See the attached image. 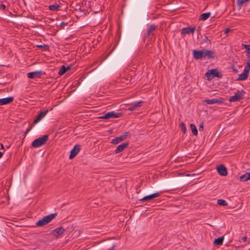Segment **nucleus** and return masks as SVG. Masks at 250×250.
I'll return each mask as SVG.
<instances>
[{"label": "nucleus", "mask_w": 250, "mask_h": 250, "mask_svg": "<svg viewBox=\"0 0 250 250\" xmlns=\"http://www.w3.org/2000/svg\"><path fill=\"white\" fill-rule=\"evenodd\" d=\"M0 146H1V148L3 149H4V146L3 144H0Z\"/></svg>", "instance_id": "37998d69"}, {"label": "nucleus", "mask_w": 250, "mask_h": 250, "mask_svg": "<svg viewBox=\"0 0 250 250\" xmlns=\"http://www.w3.org/2000/svg\"><path fill=\"white\" fill-rule=\"evenodd\" d=\"M180 125L181 130L184 133H185L187 131L185 124L183 122H182L180 124Z\"/></svg>", "instance_id": "473e14b6"}, {"label": "nucleus", "mask_w": 250, "mask_h": 250, "mask_svg": "<svg viewBox=\"0 0 250 250\" xmlns=\"http://www.w3.org/2000/svg\"><path fill=\"white\" fill-rule=\"evenodd\" d=\"M66 72L65 66L62 65L59 71L58 74L61 76L64 74Z\"/></svg>", "instance_id": "c756f323"}, {"label": "nucleus", "mask_w": 250, "mask_h": 250, "mask_svg": "<svg viewBox=\"0 0 250 250\" xmlns=\"http://www.w3.org/2000/svg\"><path fill=\"white\" fill-rule=\"evenodd\" d=\"M81 149V145H76L73 149L70 151V154L69 157V159L74 158L79 152Z\"/></svg>", "instance_id": "1a4fd4ad"}, {"label": "nucleus", "mask_w": 250, "mask_h": 250, "mask_svg": "<svg viewBox=\"0 0 250 250\" xmlns=\"http://www.w3.org/2000/svg\"><path fill=\"white\" fill-rule=\"evenodd\" d=\"M48 139V135H44L34 140L32 143V146L33 147L37 148L44 145Z\"/></svg>", "instance_id": "7ed1b4c3"}, {"label": "nucleus", "mask_w": 250, "mask_h": 250, "mask_svg": "<svg viewBox=\"0 0 250 250\" xmlns=\"http://www.w3.org/2000/svg\"><path fill=\"white\" fill-rule=\"evenodd\" d=\"M0 8L3 9V10H5V8H6V6H5V5L4 4H1Z\"/></svg>", "instance_id": "58836bf2"}, {"label": "nucleus", "mask_w": 250, "mask_h": 250, "mask_svg": "<svg viewBox=\"0 0 250 250\" xmlns=\"http://www.w3.org/2000/svg\"><path fill=\"white\" fill-rule=\"evenodd\" d=\"M65 229L62 227H60L52 230L50 234L54 236L56 238H59L65 231Z\"/></svg>", "instance_id": "423d86ee"}, {"label": "nucleus", "mask_w": 250, "mask_h": 250, "mask_svg": "<svg viewBox=\"0 0 250 250\" xmlns=\"http://www.w3.org/2000/svg\"><path fill=\"white\" fill-rule=\"evenodd\" d=\"M250 1V0H237L236 3L238 7H239V8H241L242 6L244 4H246L247 3H248Z\"/></svg>", "instance_id": "393cba45"}, {"label": "nucleus", "mask_w": 250, "mask_h": 250, "mask_svg": "<svg viewBox=\"0 0 250 250\" xmlns=\"http://www.w3.org/2000/svg\"><path fill=\"white\" fill-rule=\"evenodd\" d=\"M142 101H139V102H137L136 104H135L134 105H133L132 106L129 107L128 109L129 111L134 110L136 109H137L138 107H141L142 106Z\"/></svg>", "instance_id": "5701e85b"}, {"label": "nucleus", "mask_w": 250, "mask_h": 250, "mask_svg": "<svg viewBox=\"0 0 250 250\" xmlns=\"http://www.w3.org/2000/svg\"><path fill=\"white\" fill-rule=\"evenodd\" d=\"M195 27H192V28L185 27V28H184L183 29H182V31H181V34H189L190 33L193 34L194 33V32L195 31Z\"/></svg>", "instance_id": "f3484780"}, {"label": "nucleus", "mask_w": 250, "mask_h": 250, "mask_svg": "<svg viewBox=\"0 0 250 250\" xmlns=\"http://www.w3.org/2000/svg\"><path fill=\"white\" fill-rule=\"evenodd\" d=\"M129 134L130 133L129 132H125L123 133V134H122L120 136L115 137V138L112 139L111 140V143H112L113 144H115V145L118 144L120 142H122V141H124L127 138V137L129 135Z\"/></svg>", "instance_id": "39448f33"}, {"label": "nucleus", "mask_w": 250, "mask_h": 250, "mask_svg": "<svg viewBox=\"0 0 250 250\" xmlns=\"http://www.w3.org/2000/svg\"><path fill=\"white\" fill-rule=\"evenodd\" d=\"M37 46L39 48H43L45 50H47L49 48V46L47 45H37Z\"/></svg>", "instance_id": "72a5a7b5"}, {"label": "nucleus", "mask_w": 250, "mask_h": 250, "mask_svg": "<svg viewBox=\"0 0 250 250\" xmlns=\"http://www.w3.org/2000/svg\"><path fill=\"white\" fill-rule=\"evenodd\" d=\"M190 127L193 134L194 135H197L198 134V130L195 125L193 124H191L190 125Z\"/></svg>", "instance_id": "c85d7f7f"}, {"label": "nucleus", "mask_w": 250, "mask_h": 250, "mask_svg": "<svg viewBox=\"0 0 250 250\" xmlns=\"http://www.w3.org/2000/svg\"><path fill=\"white\" fill-rule=\"evenodd\" d=\"M247 239V237L245 236V237H243L241 239V241L242 242H245Z\"/></svg>", "instance_id": "e433bc0d"}, {"label": "nucleus", "mask_w": 250, "mask_h": 250, "mask_svg": "<svg viewBox=\"0 0 250 250\" xmlns=\"http://www.w3.org/2000/svg\"><path fill=\"white\" fill-rule=\"evenodd\" d=\"M206 76L207 77V79L208 81H210L212 79V73L210 72V70H208L206 73H205Z\"/></svg>", "instance_id": "2f4dec72"}, {"label": "nucleus", "mask_w": 250, "mask_h": 250, "mask_svg": "<svg viewBox=\"0 0 250 250\" xmlns=\"http://www.w3.org/2000/svg\"><path fill=\"white\" fill-rule=\"evenodd\" d=\"M245 94L246 92L244 90H237V92L235 93L234 95L229 97V101L230 102L239 101L240 100L244 98Z\"/></svg>", "instance_id": "20e7f679"}, {"label": "nucleus", "mask_w": 250, "mask_h": 250, "mask_svg": "<svg viewBox=\"0 0 250 250\" xmlns=\"http://www.w3.org/2000/svg\"><path fill=\"white\" fill-rule=\"evenodd\" d=\"M45 72L42 70L36 71L27 73V77L29 79L40 78L43 75H45Z\"/></svg>", "instance_id": "6e6552de"}, {"label": "nucleus", "mask_w": 250, "mask_h": 250, "mask_svg": "<svg viewBox=\"0 0 250 250\" xmlns=\"http://www.w3.org/2000/svg\"><path fill=\"white\" fill-rule=\"evenodd\" d=\"M230 29H229V28H226V29H225V34H227V33H229V32L230 31Z\"/></svg>", "instance_id": "ea45409f"}, {"label": "nucleus", "mask_w": 250, "mask_h": 250, "mask_svg": "<svg viewBox=\"0 0 250 250\" xmlns=\"http://www.w3.org/2000/svg\"><path fill=\"white\" fill-rule=\"evenodd\" d=\"M242 46H243L246 49V52L247 53V55L248 56V59H250V44H242Z\"/></svg>", "instance_id": "a878e982"}, {"label": "nucleus", "mask_w": 250, "mask_h": 250, "mask_svg": "<svg viewBox=\"0 0 250 250\" xmlns=\"http://www.w3.org/2000/svg\"><path fill=\"white\" fill-rule=\"evenodd\" d=\"M116 245H113L110 248L107 249V250H114V248H115Z\"/></svg>", "instance_id": "4c0bfd02"}, {"label": "nucleus", "mask_w": 250, "mask_h": 250, "mask_svg": "<svg viewBox=\"0 0 250 250\" xmlns=\"http://www.w3.org/2000/svg\"><path fill=\"white\" fill-rule=\"evenodd\" d=\"M217 172L221 176H226L228 174L226 167L222 164L217 167Z\"/></svg>", "instance_id": "9b49d317"}, {"label": "nucleus", "mask_w": 250, "mask_h": 250, "mask_svg": "<svg viewBox=\"0 0 250 250\" xmlns=\"http://www.w3.org/2000/svg\"><path fill=\"white\" fill-rule=\"evenodd\" d=\"M71 68V66H65V68H66V71L69 69H70Z\"/></svg>", "instance_id": "a19ab883"}, {"label": "nucleus", "mask_w": 250, "mask_h": 250, "mask_svg": "<svg viewBox=\"0 0 250 250\" xmlns=\"http://www.w3.org/2000/svg\"><path fill=\"white\" fill-rule=\"evenodd\" d=\"M3 152H0V158H1L3 154Z\"/></svg>", "instance_id": "79ce46f5"}, {"label": "nucleus", "mask_w": 250, "mask_h": 250, "mask_svg": "<svg viewBox=\"0 0 250 250\" xmlns=\"http://www.w3.org/2000/svg\"><path fill=\"white\" fill-rule=\"evenodd\" d=\"M210 15V12H207L201 15L200 19L203 21L207 20Z\"/></svg>", "instance_id": "cd10ccee"}, {"label": "nucleus", "mask_w": 250, "mask_h": 250, "mask_svg": "<svg viewBox=\"0 0 250 250\" xmlns=\"http://www.w3.org/2000/svg\"><path fill=\"white\" fill-rule=\"evenodd\" d=\"M204 129V124L203 122H202L199 125V130L200 131H203Z\"/></svg>", "instance_id": "f704fd0d"}, {"label": "nucleus", "mask_w": 250, "mask_h": 250, "mask_svg": "<svg viewBox=\"0 0 250 250\" xmlns=\"http://www.w3.org/2000/svg\"><path fill=\"white\" fill-rule=\"evenodd\" d=\"M129 145V143L126 142L125 143H123L121 145H119L116 149L114 150V152L115 154H118L122 151H123V150L126 148Z\"/></svg>", "instance_id": "2eb2a0df"}, {"label": "nucleus", "mask_w": 250, "mask_h": 250, "mask_svg": "<svg viewBox=\"0 0 250 250\" xmlns=\"http://www.w3.org/2000/svg\"><path fill=\"white\" fill-rule=\"evenodd\" d=\"M161 194V192H156L149 195H147L143 197V198L140 199L139 200L141 201H144L147 200H151L154 198H156L159 196Z\"/></svg>", "instance_id": "f8f14e48"}, {"label": "nucleus", "mask_w": 250, "mask_h": 250, "mask_svg": "<svg viewBox=\"0 0 250 250\" xmlns=\"http://www.w3.org/2000/svg\"><path fill=\"white\" fill-rule=\"evenodd\" d=\"M48 112V109L41 111L34 120V124H36L39 122L46 115Z\"/></svg>", "instance_id": "ddd939ff"}, {"label": "nucleus", "mask_w": 250, "mask_h": 250, "mask_svg": "<svg viewBox=\"0 0 250 250\" xmlns=\"http://www.w3.org/2000/svg\"><path fill=\"white\" fill-rule=\"evenodd\" d=\"M57 215V213H52L47 216H44L42 219L39 220L36 223L37 226L42 227L50 223Z\"/></svg>", "instance_id": "f257e3e1"}, {"label": "nucleus", "mask_w": 250, "mask_h": 250, "mask_svg": "<svg viewBox=\"0 0 250 250\" xmlns=\"http://www.w3.org/2000/svg\"><path fill=\"white\" fill-rule=\"evenodd\" d=\"M204 50H194L193 51V55L194 58L196 60L201 59L203 58H205L204 55Z\"/></svg>", "instance_id": "9d476101"}, {"label": "nucleus", "mask_w": 250, "mask_h": 250, "mask_svg": "<svg viewBox=\"0 0 250 250\" xmlns=\"http://www.w3.org/2000/svg\"><path fill=\"white\" fill-rule=\"evenodd\" d=\"M242 182H246L250 180V172H246L244 174L241 175L239 178Z\"/></svg>", "instance_id": "aec40b11"}, {"label": "nucleus", "mask_w": 250, "mask_h": 250, "mask_svg": "<svg viewBox=\"0 0 250 250\" xmlns=\"http://www.w3.org/2000/svg\"><path fill=\"white\" fill-rule=\"evenodd\" d=\"M121 115L122 114L120 113H115L114 111H111L105 113L104 116L99 117V118L103 119L116 118L120 117Z\"/></svg>", "instance_id": "0eeeda50"}, {"label": "nucleus", "mask_w": 250, "mask_h": 250, "mask_svg": "<svg viewBox=\"0 0 250 250\" xmlns=\"http://www.w3.org/2000/svg\"><path fill=\"white\" fill-rule=\"evenodd\" d=\"M201 44H206V46L207 45L211 44V41L209 40L207 36H204L203 38L202 41L201 42Z\"/></svg>", "instance_id": "bb28decb"}, {"label": "nucleus", "mask_w": 250, "mask_h": 250, "mask_svg": "<svg viewBox=\"0 0 250 250\" xmlns=\"http://www.w3.org/2000/svg\"><path fill=\"white\" fill-rule=\"evenodd\" d=\"M210 72L212 73V79L214 77H217L218 78H221L222 77V74L219 72L216 69H212L210 70Z\"/></svg>", "instance_id": "6ab92c4d"}, {"label": "nucleus", "mask_w": 250, "mask_h": 250, "mask_svg": "<svg viewBox=\"0 0 250 250\" xmlns=\"http://www.w3.org/2000/svg\"><path fill=\"white\" fill-rule=\"evenodd\" d=\"M204 102H205L206 104H221L222 103V101L217 99H212L206 100Z\"/></svg>", "instance_id": "a211bd4d"}, {"label": "nucleus", "mask_w": 250, "mask_h": 250, "mask_svg": "<svg viewBox=\"0 0 250 250\" xmlns=\"http://www.w3.org/2000/svg\"><path fill=\"white\" fill-rule=\"evenodd\" d=\"M14 100L13 97H9L0 99V105H5L12 103Z\"/></svg>", "instance_id": "4468645a"}, {"label": "nucleus", "mask_w": 250, "mask_h": 250, "mask_svg": "<svg viewBox=\"0 0 250 250\" xmlns=\"http://www.w3.org/2000/svg\"><path fill=\"white\" fill-rule=\"evenodd\" d=\"M61 7V4H57V3H54V4L50 5L48 7V9L53 11H59L60 10V8Z\"/></svg>", "instance_id": "4be33fe9"}, {"label": "nucleus", "mask_w": 250, "mask_h": 250, "mask_svg": "<svg viewBox=\"0 0 250 250\" xmlns=\"http://www.w3.org/2000/svg\"><path fill=\"white\" fill-rule=\"evenodd\" d=\"M156 28V26L154 24H151L149 28L147 29L146 31V37H148L151 34V32L154 30H155Z\"/></svg>", "instance_id": "412c9836"}, {"label": "nucleus", "mask_w": 250, "mask_h": 250, "mask_svg": "<svg viewBox=\"0 0 250 250\" xmlns=\"http://www.w3.org/2000/svg\"><path fill=\"white\" fill-rule=\"evenodd\" d=\"M217 204L219 205H221V206H226L228 205V203L227 202L224 200H223V199H219L217 200Z\"/></svg>", "instance_id": "7c9ffc66"}, {"label": "nucleus", "mask_w": 250, "mask_h": 250, "mask_svg": "<svg viewBox=\"0 0 250 250\" xmlns=\"http://www.w3.org/2000/svg\"><path fill=\"white\" fill-rule=\"evenodd\" d=\"M224 239V236H221L220 237L215 239L214 241V245L215 246L222 245L223 244Z\"/></svg>", "instance_id": "b1692460"}, {"label": "nucleus", "mask_w": 250, "mask_h": 250, "mask_svg": "<svg viewBox=\"0 0 250 250\" xmlns=\"http://www.w3.org/2000/svg\"><path fill=\"white\" fill-rule=\"evenodd\" d=\"M205 57H207L208 59L214 58L216 57L215 53L209 50H204Z\"/></svg>", "instance_id": "dca6fc26"}, {"label": "nucleus", "mask_w": 250, "mask_h": 250, "mask_svg": "<svg viewBox=\"0 0 250 250\" xmlns=\"http://www.w3.org/2000/svg\"><path fill=\"white\" fill-rule=\"evenodd\" d=\"M250 70V59L247 60V64L245 66L243 72L238 75V81H244L249 77V71Z\"/></svg>", "instance_id": "f03ea898"}, {"label": "nucleus", "mask_w": 250, "mask_h": 250, "mask_svg": "<svg viewBox=\"0 0 250 250\" xmlns=\"http://www.w3.org/2000/svg\"><path fill=\"white\" fill-rule=\"evenodd\" d=\"M67 24V22H62L61 23V25L62 27H63L64 26H66Z\"/></svg>", "instance_id": "c9c22d12"}]
</instances>
